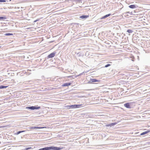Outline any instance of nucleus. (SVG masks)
<instances>
[{"instance_id": "1", "label": "nucleus", "mask_w": 150, "mask_h": 150, "mask_svg": "<svg viewBox=\"0 0 150 150\" xmlns=\"http://www.w3.org/2000/svg\"><path fill=\"white\" fill-rule=\"evenodd\" d=\"M48 150H60L62 149V148L54 146L48 147Z\"/></svg>"}, {"instance_id": "2", "label": "nucleus", "mask_w": 150, "mask_h": 150, "mask_svg": "<svg viewBox=\"0 0 150 150\" xmlns=\"http://www.w3.org/2000/svg\"><path fill=\"white\" fill-rule=\"evenodd\" d=\"M124 106L127 108L131 109L132 108V103L131 102L127 103L124 104Z\"/></svg>"}, {"instance_id": "3", "label": "nucleus", "mask_w": 150, "mask_h": 150, "mask_svg": "<svg viewBox=\"0 0 150 150\" xmlns=\"http://www.w3.org/2000/svg\"><path fill=\"white\" fill-rule=\"evenodd\" d=\"M100 81V80H97L96 79H91L90 81L88 82L91 83H93L94 82H99Z\"/></svg>"}, {"instance_id": "4", "label": "nucleus", "mask_w": 150, "mask_h": 150, "mask_svg": "<svg viewBox=\"0 0 150 150\" xmlns=\"http://www.w3.org/2000/svg\"><path fill=\"white\" fill-rule=\"evenodd\" d=\"M56 53V52H53L47 56L48 58H52L54 57L55 56Z\"/></svg>"}, {"instance_id": "5", "label": "nucleus", "mask_w": 150, "mask_h": 150, "mask_svg": "<svg viewBox=\"0 0 150 150\" xmlns=\"http://www.w3.org/2000/svg\"><path fill=\"white\" fill-rule=\"evenodd\" d=\"M46 128V127H31L29 128L30 129H40Z\"/></svg>"}, {"instance_id": "6", "label": "nucleus", "mask_w": 150, "mask_h": 150, "mask_svg": "<svg viewBox=\"0 0 150 150\" xmlns=\"http://www.w3.org/2000/svg\"><path fill=\"white\" fill-rule=\"evenodd\" d=\"M117 122H115L114 123H110V124H107L106 125V126L107 127H109L110 126L111 127L112 126H113L117 124Z\"/></svg>"}, {"instance_id": "7", "label": "nucleus", "mask_w": 150, "mask_h": 150, "mask_svg": "<svg viewBox=\"0 0 150 150\" xmlns=\"http://www.w3.org/2000/svg\"><path fill=\"white\" fill-rule=\"evenodd\" d=\"M88 17H89V16L84 15L81 16L79 17L80 18L82 19H86Z\"/></svg>"}, {"instance_id": "8", "label": "nucleus", "mask_w": 150, "mask_h": 150, "mask_svg": "<svg viewBox=\"0 0 150 150\" xmlns=\"http://www.w3.org/2000/svg\"><path fill=\"white\" fill-rule=\"evenodd\" d=\"M137 6L136 5H129V7L130 8L133 9V8H136Z\"/></svg>"}, {"instance_id": "9", "label": "nucleus", "mask_w": 150, "mask_h": 150, "mask_svg": "<svg viewBox=\"0 0 150 150\" xmlns=\"http://www.w3.org/2000/svg\"><path fill=\"white\" fill-rule=\"evenodd\" d=\"M111 15V14H107V15L104 16L100 18V19H104L110 16Z\"/></svg>"}, {"instance_id": "10", "label": "nucleus", "mask_w": 150, "mask_h": 150, "mask_svg": "<svg viewBox=\"0 0 150 150\" xmlns=\"http://www.w3.org/2000/svg\"><path fill=\"white\" fill-rule=\"evenodd\" d=\"M71 83H66L62 85V86H66L70 85Z\"/></svg>"}, {"instance_id": "11", "label": "nucleus", "mask_w": 150, "mask_h": 150, "mask_svg": "<svg viewBox=\"0 0 150 150\" xmlns=\"http://www.w3.org/2000/svg\"><path fill=\"white\" fill-rule=\"evenodd\" d=\"M150 132V130H148L145 132H144L142 133H141L140 134V135H142L146 134Z\"/></svg>"}, {"instance_id": "12", "label": "nucleus", "mask_w": 150, "mask_h": 150, "mask_svg": "<svg viewBox=\"0 0 150 150\" xmlns=\"http://www.w3.org/2000/svg\"><path fill=\"white\" fill-rule=\"evenodd\" d=\"M69 107L70 108H71L72 109L77 108L76 105H70L69 106Z\"/></svg>"}, {"instance_id": "13", "label": "nucleus", "mask_w": 150, "mask_h": 150, "mask_svg": "<svg viewBox=\"0 0 150 150\" xmlns=\"http://www.w3.org/2000/svg\"><path fill=\"white\" fill-rule=\"evenodd\" d=\"M67 77L68 78H70L71 79H74L76 77L74 75H72L68 76Z\"/></svg>"}, {"instance_id": "14", "label": "nucleus", "mask_w": 150, "mask_h": 150, "mask_svg": "<svg viewBox=\"0 0 150 150\" xmlns=\"http://www.w3.org/2000/svg\"><path fill=\"white\" fill-rule=\"evenodd\" d=\"M26 108L27 109H30L31 110H34L33 106L27 107Z\"/></svg>"}, {"instance_id": "15", "label": "nucleus", "mask_w": 150, "mask_h": 150, "mask_svg": "<svg viewBox=\"0 0 150 150\" xmlns=\"http://www.w3.org/2000/svg\"><path fill=\"white\" fill-rule=\"evenodd\" d=\"M25 132V130L19 131L17 133H16L15 134H16V135H18L22 132Z\"/></svg>"}, {"instance_id": "16", "label": "nucleus", "mask_w": 150, "mask_h": 150, "mask_svg": "<svg viewBox=\"0 0 150 150\" xmlns=\"http://www.w3.org/2000/svg\"><path fill=\"white\" fill-rule=\"evenodd\" d=\"M39 150H48V148L47 147H45L43 148H41L39 149Z\"/></svg>"}, {"instance_id": "17", "label": "nucleus", "mask_w": 150, "mask_h": 150, "mask_svg": "<svg viewBox=\"0 0 150 150\" xmlns=\"http://www.w3.org/2000/svg\"><path fill=\"white\" fill-rule=\"evenodd\" d=\"M8 87L7 86H0V89L6 88Z\"/></svg>"}, {"instance_id": "18", "label": "nucleus", "mask_w": 150, "mask_h": 150, "mask_svg": "<svg viewBox=\"0 0 150 150\" xmlns=\"http://www.w3.org/2000/svg\"><path fill=\"white\" fill-rule=\"evenodd\" d=\"M40 106H38V107H36V106H33V109L34 110H35V109H39L40 108Z\"/></svg>"}, {"instance_id": "19", "label": "nucleus", "mask_w": 150, "mask_h": 150, "mask_svg": "<svg viewBox=\"0 0 150 150\" xmlns=\"http://www.w3.org/2000/svg\"><path fill=\"white\" fill-rule=\"evenodd\" d=\"M6 19L5 17H0V20H5Z\"/></svg>"}, {"instance_id": "20", "label": "nucleus", "mask_w": 150, "mask_h": 150, "mask_svg": "<svg viewBox=\"0 0 150 150\" xmlns=\"http://www.w3.org/2000/svg\"><path fill=\"white\" fill-rule=\"evenodd\" d=\"M4 35L6 36H9L11 35H13V34L11 33H6L4 34Z\"/></svg>"}, {"instance_id": "21", "label": "nucleus", "mask_w": 150, "mask_h": 150, "mask_svg": "<svg viewBox=\"0 0 150 150\" xmlns=\"http://www.w3.org/2000/svg\"><path fill=\"white\" fill-rule=\"evenodd\" d=\"M127 32L129 33H132L133 32V31L130 30H128Z\"/></svg>"}, {"instance_id": "22", "label": "nucleus", "mask_w": 150, "mask_h": 150, "mask_svg": "<svg viewBox=\"0 0 150 150\" xmlns=\"http://www.w3.org/2000/svg\"><path fill=\"white\" fill-rule=\"evenodd\" d=\"M76 105V107L77 108H81L82 107V104H80V105Z\"/></svg>"}, {"instance_id": "23", "label": "nucleus", "mask_w": 150, "mask_h": 150, "mask_svg": "<svg viewBox=\"0 0 150 150\" xmlns=\"http://www.w3.org/2000/svg\"><path fill=\"white\" fill-rule=\"evenodd\" d=\"M32 149L31 147H28L25 148V149L24 150H28L29 149Z\"/></svg>"}, {"instance_id": "24", "label": "nucleus", "mask_w": 150, "mask_h": 150, "mask_svg": "<svg viewBox=\"0 0 150 150\" xmlns=\"http://www.w3.org/2000/svg\"><path fill=\"white\" fill-rule=\"evenodd\" d=\"M111 65V64H108L106 65L105 66V67H107L110 66Z\"/></svg>"}, {"instance_id": "25", "label": "nucleus", "mask_w": 150, "mask_h": 150, "mask_svg": "<svg viewBox=\"0 0 150 150\" xmlns=\"http://www.w3.org/2000/svg\"><path fill=\"white\" fill-rule=\"evenodd\" d=\"M6 1L5 0H0V2H4Z\"/></svg>"}, {"instance_id": "26", "label": "nucleus", "mask_w": 150, "mask_h": 150, "mask_svg": "<svg viewBox=\"0 0 150 150\" xmlns=\"http://www.w3.org/2000/svg\"><path fill=\"white\" fill-rule=\"evenodd\" d=\"M40 20L39 19H37L35 21H34V22H37V21H39V20Z\"/></svg>"}, {"instance_id": "27", "label": "nucleus", "mask_w": 150, "mask_h": 150, "mask_svg": "<svg viewBox=\"0 0 150 150\" xmlns=\"http://www.w3.org/2000/svg\"><path fill=\"white\" fill-rule=\"evenodd\" d=\"M23 147H24V148L23 149H25V146H23Z\"/></svg>"}, {"instance_id": "28", "label": "nucleus", "mask_w": 150, "mask_h": 150, "mask_svg": "<svg viewBox=\"0 0 150 150\" xmlns=\"http://www.w3.org/2000/svg\"><path fill=\"white\" fill-rule=\"evenodd\" d=\"M127 13H130V12H127Z\"/></svg>"}, {"instance_id": "29", "label": "nucleus", "mask_w": 150, "mask_h": 150, "mask_svg": "<svg viewBox=\"0 0 150 150\" xmlns=\"http://www.w3.org/2000/svg\"><path fill=\"white\" fill-rule=\"evenodd\" d=\"M122 75H124V74H122Z\"/></svg>"}, {"instance_id": "30", "label": "nucleus", "mask_w": 150, "mask_h": 150, "mask_svg": "<svg viewBox=\"0 0 150 150\" xmlns=\"http://www.w3.org/2000/svg\"><path fill=\"white\" fill-rule=\"evenodd\" d=\"M82 74H80V75H81Z\"/></svg>"}]
</instances>
